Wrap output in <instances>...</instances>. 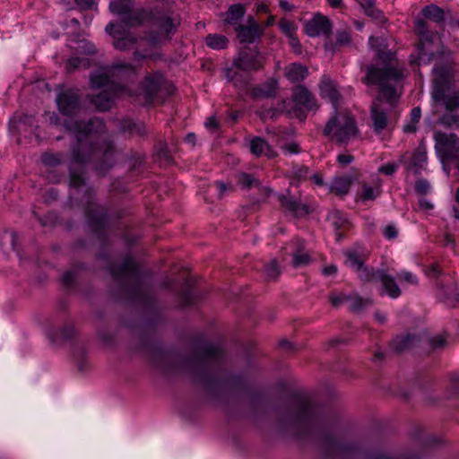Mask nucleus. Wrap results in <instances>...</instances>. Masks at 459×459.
<instances>
[{
  "label": "nucleus",
  "instance_id": "bf43d9fd",
  "mask_svg": "<svg viewBox=\"0 0 459 459\" xmlns=\"http://www.w3.org/2000/svg\"><path fill=\"white\" fill-rule=\"evenodd\" d=\"M431 347L441 348L446 344V338L443 335H437L429 341Z\"/></svg>",
  "mask_w": 459,
  "mask_h": 459
},
{
  "label": "nucleus",
  "instance_id": "cd10ccee",
  "mask_svg": "<svg viewBox=\"0 0 459 459\" xmlns=\"http://www.w3.org/2000/svg\"><path fill=\"white\" fill-rule=\"evenodd\" d=\"M277 82L271 80L265 83L255 86L252 89V95L255 98H272L275 95Z\"/></svg>",
  "mask_w": 459,
  "mask_h": 459
},
{
  "label": "nucleus",
  "instance_id": "2eb2a0df",
  "mask_svg": "<svg viewBox=\"0 0 459 459\" xmlns=\"http://www.w3.org/2000/svg\"><path fill=\"white\" fill-rule=\"evenodd\" d=\"M298 419L307 423L314 422L318 412V407L307 395H297Z\"/></svg>",
  "mask_w": 459,
  "mask_h": 459
},
{
  "label": "nucleus",
  "instance_id": "bb28decb",
  "mask_svg": "<svg viewBox=\"0 0 459 459\" xmlns=\"http://www.w3.org/2000/svg\"><path fill=\"white\" fill-rule=\"evenodd\" d=\"M433 106H434V108H436L434 110V113H437L439 111L438 110L439 108H441L446 111V113L442 115L438 118V123L440 125H442L446 127H454V128L459 129V114L454 113L455 110H452V111L446 110L444 107L437 106L434 102H433Z\"/></svg>",
  "mask_w": 459,
  "mask_h": 459
},
{
  "label": "nucleus",
  "instance_id": "39448f33",
  "mask_svg": "<svg viewBox=\"0 0 459 459\" xmlns=\"http://www.w3.org/2000/svg\"><path fill=\"white\" fill-rule=\"evenodd\" d=\"M135 75V67L129 63H117L112 66L100 70L91 75L90 83L92 89L105 88L100 94L92 96L91 102L100 111L108 110L115 98L132 96L126 87L116 82V80L129 75Z\"/></svg>",
  "mask_w": 459,
  "mask_h": 459
},
{
  "label": "nucleus",
  "instance_id": "5701e85b",
  "mask_svg": "<svg viewBox=\"0 0 459 459\" xmlns=\"http://www.w3.org/2000/svg\"><path fill=\"white\" fill-rule=\"evenodd\" d=\"M281 208L294 217H305L314 211L309 203H281Z\"/></svg>",
  "mask_w": 459,
  "mask_h": 459
},
{
  "label": "nucleus",
  "instance_id": "de8ad7c7",
  "mask_svg": "<svg viewBox=\"0 0 459 459\" xmlns=\"http://www.w3.org/2000/svg\"><path fill=\"white\" fill-rule=\"evenodd\" d=\"M397 279L400 281H405L411 285H417L419 283L418 278L411 272L403 271L397 274Z\"/></svg>",
  "mask_w": 459,
  "mask_h": 459
},
{
  "label": "nucleus",
  "instance_id": "2f4dec72",
  "mask_svg": "<svg viewBox=\"0 0 459 459\" xmlns=\"http://www.w3.org/2000/svg\"><path fill=\"white\" fill-rule=\"evenodd\" d=\"M345 255L347 257L346 263L356 272L364 266L366 257L363 255L356 251H347Z\"/></svg>",
  "mask_w": 459,
  "mask_h": 459
},
{
  "label": "nucleus",
  "instance_id": "37998d69",
  "mask_svg": "<svg viewBox=\"0 0 459 459\" xmlns=\"http://www.w3.org/2000/svg\"><path fill=\"white\" fill-rule=\"evenodd\" d=\"M351 299V295L333 291L329 294V301L333 307H339Z\"/></svg>",
  "mask_w": 459,
  "mask_h": 459
},
{
  "label": "nucleus",
  "instance_id": "3c124183",
  "mask_svg": "<svg viewBox=\"0 0 459 459\" xmlns=\"http://www.w3.org/2000/svg\"><path fill=\"white\" fill-rule=\"evenodd\" d=\"M383 235L388 240L394 239L398 236V230L394 224H389L384 228Z\"/></svg>",
  "mask_w": 459,
  "mask_h": 459
},
{
  "label": "nucleus",
  "instance_id": "603ef678",
  "mask_svg": "<svg viewBox=\"0 0 459 459\" xmlns=\"http://www.w3.org/2000/svg\"><path fill=\"white\" fill-rule=\"evenodd\" d=\"M265 272L269 277L275 278L280 274L278 263L276 260H273L265 265Z\"/></svg>",
  "mask_w": 459,
  "mask_h": 459
},
{
  "label": "nucleus",
  "instance_id": "6e6552de",
  "mask_svg": "<svg viewBox=\"0 0 459 459\" xmlns=\"http://www.w3.org/2000/svg\"><path fill=\"white\" fill-rule=\"evenodd\" d=\"M109 272L116 281H128L124 289L135 295L141 289L139 265L131 257H126L120 266L111 264Z\"/></svg>",
  "mask_w": 459,
  "mask_h": 459
},
{
  "label": "nucleus",
  "instance_id": "13d9d810",
  "mask_svg": "<svg viewBox=\"0 0 459 459\" xmlns=\"http://www.w3.org/2000/svg\"><path fill=\"white\" fill-rule=\"evenodd\" d=\"M75 276L74 273L71 271H68L65 273V274L62 277V282L65 287L69 288L74 284Z\"/></svg>",
  "mask_w": 459,
  "mask_h": 459
},
{
  "label": "nucleus",
  "instance_id": "7ed1b4c3",
  "mask_svg": "<svg viewBox=\"0 0 459 459\" xmlns=\"http://www.w3.org/2000/svg\"><path fill=\"white\" fill-rule=\"evenodd\" d=\"M109 9L120 16L122 21L108 23L106 31L113 38L116 49L126 51L136 48L134 52V59L136 61L147 58L150 55L138 49V39L129 31V27L150 21L152 28L145 39L151 46H159L169 41L177 30L169 9L160 11L155 7L150 12L143 8L134 9L133 0H112L109 3Z\"/></svg>",
  "mask_w": 459,
  "mask_h": 459
},
{
  "label": "nucleus",
  "instance_id": "ddd939ff",
  "mask_svg": "<svg viewBox=\"0 0 459 459\" xmlns=\"http://www.w3.org/2000/svg\"><path fill=\"white\" fill-rule=\"evenodd\" d=\"M360 177V171L358 169H352L347 175L335 176L329 186V191L337 196L347 195L354 181Z\"/></svg>",
  "mask_w": 459,
  "mask_h": 459
},
{
  "label": "nucleus",
  "instance_id": "338daca9",
  "mask_svg": "<svg viewBox=\"0 0 459 459\" xmlns=\"http://www.w3.org/2000/svg\"><path fill=\"white\" fill-rule=\"evenodd\" d=\"M128 188L126 186H122V180H117L111 185L112 192H126Z\"/></svg>",
  "mask_w": 459,
  "mask_h": 459
},
{
  "label": "nucleus",
  "instance_id": "a19ab883",
  "mask_svg": "<svg viewBox=\"0 0 459 459\" xmlns=\"http://www.w3.org/2000/svg\"><path fill=\"white\" fill-rule=\"evenodd\" d=\"M62 157L63 155L59 152H45L41 156V161L45 166L54 168L62 162Z\"/></svg>",
  "mask_w": 459,
  "mask_h": 459
},
{
  "label": "nucleus",
  "instance_id": "c756f323",
  "mask_svg": "<svg viewBox=\"0 0 459 459\" xmlns=\"http://www.w3.org/2000/svg\"><path fill=\"white\" fill-rule=\"evenodd\" d=\"M206 45L212 49H224L227 48L229 40L223 35L209 34L205 38Z\"/></svg>",
  "mask_w": 459,
  "mask_h": 459
},
{
  "label": "nucleus",
  "instance_id": "4c0bfd02",
  "mask_svg": "<svg viewBox=\"0 0 459 459\" xmlns=\"http://www.w3.org/2000/svg\"><path fill=\"white\" fill-rule=\"evenodd\" d=\"M237 183L244 189H249L258 185V180L252 174L239 173L237 176Z\"/></svg>",
  "mask_w": 459,
  "mask_h": 459
},
{
  "label": "nucleus",
  "instance_id": "6ab92c4d",
  "mask_svg": "<svg viewBox=\"0 0 459 459\" xmlns=\"http://www.w3.org/2000/svg\"><path fill=\"white\" fill-rule=\"evenodd\" d=\"M292 100L296 105L300 106L307 111L317 108V103L315 96L302 85H299L294 89Z\"/></svg>",
  "mask_w": 459,
  "mask_h": 459
},
{
  "label": "nucleus",
  "instance_id": "a211bd4d",
  "mask_svg": "<svg viewBox=\"0 0 459 459\" xmlns=\"http://www.w3.org/2000/svg\"><path fill=\"white\" fill-rule=\"evenodd\" d=\"M378 280L381 283L380 295H387L391 299H397L402 295V290L395 279L386 270H378Z\"/></svg>",
  "mask_w": 459,
  "mask_h": 459
},
{
  "label": "nucleus",
  "instance_id": "f03ea898",
  "mask_svg": "<svg viewBox=\"0 0 459 459\" xmlns=\"http://www.w3.org/2000/svg\"><path fill=\"white\" fill-rule=\"evenodd\" d=\"M414 30L419 42L416 53L410 56L411 65H428L436 61L433 67L432 102L449 111L459 109V90L447 92L459 74V64L455 61L454 53L444 46L437 33L429 30L424 20L418 19Z\"/></svg>",
  "mask_w": 459,
  "mask_h": 459
},
{
  "label": "nucleus",
  "instance_id": "79ce46f5",
  "mask_svg": "<svg viewBox=\"0 0 459 459\" xmlns=\"http://www.w3.org/2000/svg\"><path fill=\"white\" fill-rule=\"evenodd\" d=\"M414 190L419 197H424L431 194L432 187L427 180L419 179L415 182Z\"/></svg>",
  "mask_w": 459,
  "mask_h": 459
},
{
  "label": "nucleus",
  "instance_id": "0eeeda50",
  "mask_svg": "<svg viewBox=\"0 0 459 459\" xmlns=\"http://www.w3.org/2000/svg\"><path fill=\"white\" fill-rule=\"evenodd\" d=\"M171 92L172 86L160 73L155 72L144 77L139 87L137 98L143 105L161 103Z\"/></svg>",
  "mask_w": 459,
  "mask_h": 459
},
{
  "label": "nucleus",
  "instance_id": "052dcab7",
  "mask_svg": "<svg viewBox=\"0 0 459 459\" xmlns=\"http://www.w3.org/2000/svg\"><path fill=\"white\" fill-rule=\"evenodd\" d=\"M204 125H205V127L211 131L217 130L220 127L219 122L215 117H208L207 120L205 121Z\"/></svg>",
  "mask_w": 459,
  "mask_h": 459
},
{
  "label": "nucleus",
  "instance_id": "20e7f679",
  "mask_svg": "<svg viewBox=\"0 0 459 459\" xmlns=\"http://www.w3.org/2000/svg\"><path fill=\"white\" fill-rule=\"evenodd\" d=\"M368 47L374 52V60L380 62L383 67L373 64L368 65L362 82L377 86L380 95L393 107L398 98L396 86L405 76L404 65L398 62L395 52L388 48L386 38L371 36Z\"/></svg>",
  "mask_w": 459,
  "mask_h": 459
},
{
  "label": "nucleus",
  "instance_id": "423d86ee",
  "mask_svg": "<svg viewBox=\"0 0 459 459\" xmlns=\"http://www.w3.org/2000/svg\"><path fill=\"white\" fill-rule=\"evenodd\" d=\"M323 133L331 142L347 144L358 136L359 130L350 113L334 110V115L327 121Z\"/></svg>",
  "mask_w": 459,
  "mask_h": 459
},
{
  "label": "nucleus",
  "instance_id": "7c9ffc66",
  "mask_svg": "<svg viewBox=\"0 0 459 459\" xmlns=\"http://www.w3.org/2000/svg\"><path fill=\"white\" fill-rule=\"evenodd\" d=\"M244 5L238 4L231 5L227 13L226 22L230 24L237 23L245 14Z\"/></svg>",
  "mask_w": 459,
  "mask_h": 459
},
{
  "label": "nucleus",
  "instance_id": "412c9836",
  "mask_svg": "<svg viewBox=\"0 0 459 459\" xmlns=\"http://www.w3.org/2000/svg\"><path fill=\"white\" fill-rule=\"evenodd\" d=\"M352 43L351 30L350 29L337 30L335 32V40H332L330 37L325 42L326 50L334 52L342 48L349 47Z\"/></svg>",
  "mask_w": 459,
  "mask_h": 459
},
{
  "label": "nucleus",
  "instance_id": "c85d7f7f",
  "mask_svg": "<svg viewBox=\"0 0 459 459\" xmlns=\"http://www.w3.org/2000/svg\"><path fill=\"white\" fill-rule=\"evenodd\" d=\"M427 163L426 152L420 148L412 155L408 169L412 170L414 173H420L425 169Z\"/></svg>",
  "mask_w": 459,
  "mask_h": 459
},
{
  "label": "nucleus",
  "instance_id": "b1692460",
  "mask_svg": "<svg viewBox=\"0 0 459 459\" xmlns=\"http://www.w3.org/2000/svg\"><path fill=\"white\" fill-rule=\"evenodd\" d=\"M380 194V183L378 181H375L372 183L369 182H362L359 190L358 191V195L363 201H369L377 199Z\"/></svg>",
  "mask_w": 459,
  "mask_h": 459
},
{
  "label": "nucleus",
  "instance_id": "72a5a7b5",
  "mask_svg": "<svg viewBox=\"0 0 459 459\" xmlns=\"http://www.w3.org/2000/svg\"><path fill=\"white\" fill-rule=\"evenodd\" d=\"M422 14L426 19L436 22H440L444 20V11L437 5L425 6L422 10Z\"/></svg>",
  "mask_w": 459,
  "mask_h": 459
},
{
  "label": "nucleus",
  "instance_id": "9d476101",
  "mask_svg": "<svg viewBox=\"0 0 459 459\" xmlns=\"http://www.w3.org/2000/svg\"><path fill=\"white\" fill-rule=\"evenodd\" d=\"M265 58L259 52L251 50H242L233 61V66L236 69L251 72L258 71L264 65Z\"/></svg>",
  "mask_w": 459,
  "mask_h": 459
},
{
  "label": "nucleus",
  "instance_id": "0e129e2a",
  "mask_svg": "<svg viewBox=\"0 0 459 459\" xmlns=\"http://www.w3.org/2000/svg\"><path fill=\"white\" fill-rule=\"evenodd\" d=\"M180 299L184 306H190L194 303V299L188 290L180 293Z\"/></svg>",
  "mask_w": 459,
  "mask_h": 459
},
{
  "label": "nucleus",
  "instance_id": "09e8293b",
  "mask_svg": "<svg viewBox=\"0 0 459 459\" xmlns=\"http://www.w3.org/2000/svg\"><path fill=\"white\" fill-rule=\"evenodd\" d=\"M349 301L351 302L350 310L354 312L360 310L365 305V300L358 295L351 296V299Z\"/></svg>",
  "mask_w": 459,
  "mask_h": 459
},
{
  "label": "nucleus",
  "instance_id": "864d4df0",
  "mask_svg": "<svg viewBox=\"0 0 459 459\" xmlns=\"http://www.w3.org/2000/svg\"><path fill=\"white\" fill-rule=\"evenodd\" d=\"M214 186L216 187L217 191L219 192L220 194V198L222 197V195L226 193V192H231L233 191L234 187L231 184H226V183H223V182H221V181H217L214 183Z\"/></svg>",
  "mask_w": 459,
  "mask_h": 459
},
{
  "label": "nucleus",
  "instance_id": "c03bdc74",
  "mask_svg": "<svg viewBox=\"0 0 459 459\" xmlns=\"http://www.w3.org/2000/svg\"><path fill=\"white\" fill-rule=\"evenodd\" d=\"M311 262V257L308 253L298 250L293 255L292 265L294 267L306 266Z\"/></svg>",
  "mask_w": 459,
  "mask_h": 459
},
{
  "label": "nucleus",
  "instance_id": "e433bc0d",
  "mask_svg": "<svg viewBox=\"0 0 459 459\" xmlns=\"http://www.w3.org/2000/svg\"><path fill=\"white\" fill-rule=\"evenodd\" d=\"M359 280L363 282H372L378 280V270L371 266H363L358 272Z\"/></svg>",
  "mask_w": 459,
  "mask_h": 459
},
{
  "label": "nucleus",
  "instance_id": "69168bd1",
  "mask_svg": "<svg viewBox=\"0 0 459 459\" xmlns=\"http://www.w3.org/2000/svg\"><path fill=\"white\" fill-rule=\"evenodd\" d=\"M442 245L444 247L455 246V238L454 235L451 233H445L443 239H442Z\"/></svg>",
  "mask_w": 459,
  "mask_h": 459
},
{
  "label": "nucleus",
  "instance_id": "680f3d73",
  "mask_svg": "<svg viewBox=\"0 0 459 459\" xmlns=\"http://www.w3.org/2000/svg\"><path fill=\"white\" fill-rule=\"evenodd\" d=\"M354 160V157L351 154H339L337 156V161L342 166H346L351 163Z\"/></svg>",
  "mask_w": 459,
  "mask_h": 459
},
{
  "label": "nucleus",
  "instance_id": "5fc2aeb1",
  "mask_svg": "<svg viewBox=\"0 0 459 459\" xmlns=\"http://www.w3.org/2000/svg\"><path fill=\"white\" fill-rule=\"evenodd\" d=\"M397 165L393 162H388L379 167L378 171L382 174L390 176L397 170Z\"/></svg>",
  "mask_w": 459,
  "mask_h": 459
},
{
  "label": "nucleus",
  "instance_id": "393cba45",
  "mask_svg": "<svg viewBox=\"0 0 459 459\" xmlns=\"http://www.w3.org/2000/svg\"><path fill=\"white\" fill-rule=\"evenodd\" d=\"M307 68L297 63L290 64L285 68V76L291 82H299L303 81L307 76Z\"/></svg>",
  "mask_w": 459,
  "mask_h": 459
},
{
  "label": "nucleus",
  "instance_id": "a18cd8bd",
  "mask_svg": "<svg viewBox=\"0 0 459 459\" xmlns=\"http://www.w3.org/2000/svg\"><path fill=\"white\" fill-rule=\"evenodd\" d=\"M267 147L266 142L260 137H255L250 142V151L255 156L262 155Z\"/></svg>",
  "mask_w": 459,
  "mask_h": 459
},
{
  "label": "nucleus",
  "instance_id": "f257e3e1",
  "mask_svg": "<svg viewBox=\"0 0 459 459\" xmlns=\"http://www.w3.org/2000/svg\"><path fill=\"white\" fill-rule=\"evenodd\" d=\"M63 125L76 140L71 147L70 186L80 188L85 184L84 165L91 163L99 174L107 173L115 164L116 149L105 134L104 122L98 117L88 122L66 119Z\"/></svg>",
  "mask_w": 459,
  "mask_h": 459
},
{
  "label": "nucleus",
  "instance_id": "aec40b11",
  "mask_svg": "<svg viewBox=\"0 0 459 459\" xmlns=\"http://www.w3.org/2000/svg\"><path fill=\"white\" fill-rule=\"evenodd\" d=\"M328 220L334 228L336 241L341 242L345 238L346 233L351 230L352 223L339 211L332 212Z\"/></svg>",
  "mask_w": 459,
  "mask_h": 459
},
{
  "label": "nucleus",
  "instance_id": "49530a36",
  "mask_svg": "<svg viewBox=\"0 0 459 459\" xmlns=\"http://www.w3.org/2000/svg\"><path fill=\"white\" fill-rule=\"evenodd\" d=\"M442 272V267L438 263H432L425 268L426 275L431 278H438Z\"/></svg>",
  "mask_w": 459,
  "mask_h": 459
},
{
  "label": "nucleus",
  "instance_id": "1a4fd4ad",
  "mask_svg": "<svg viewBox=\"0 0 459 459\" xmlns=\"http://www.w3.org/2000/svg\"><path fill=\"white\" fill-rule=\"evenodd\" d=\"M332 30L333 23L331 20L320 13H315L304 24L305 33L311 38L325 36L327 39L332 33Z\"/></svg>",
  "mask_w": 459,
  "mask_h": 459
},
{
  "label": "nucleus",
  "instance_id": "f8f14e48",
  "mask_svg": "<svg viewBox=\"0 0 459 459\" xmlns=\"http://www.w3.org/2000/svg\"><path fill=\"white\" fill-rule=\"evenodd\" d=\"M59 111L65 116H72L79 110L80 96L77 90H66L56 98Z\"/></svg>",
  "mask_w": 459,
  "mask_h": 459
},
{
  "label": "nucleus",
  "instance_id": "4be33fe9",
  "mask_svg": "<svg viewBox=\"0 0 459 459\" xmlns=\"http://www.w3.org/2000/svg\"><path fill=\"white\" fill-rule=\"evenodd\" d=\"M320 92L322 97L327 98L333 103V108L336 110L340 93L333 82L329 78L324 77L320 83Z\"/></svg>",
  "mask_w": 459,
  "mask_h": 459
},
{
  "label": "nucleus",
  "instance_id": "8fccbe9b",
  "mask_svg": "<svg viewBox=\"0 0 459 459\" xmlns=\"http://www.w3.org/2000/svg\"><path fill=\"white\" fill-rule=\"evenodd\" d=\"M156 156L159 160H164L165 162H170L171 157L170 154L167 149V147L164 144H160L156 149Z\"/></svg>",
  "mask_w": 459,
  "mask_h": 459
},
{
  "label": "nucleus",
  "instance_id": "58836bf2",
  "mask_svg": "<svg viewBox=\"0 0 459 459\" xmlns=\"http://www.w3.org/2000/svg\"><path fill=\"white\" fill-rule=\"evenodd\" d=\"M222 355V349L214 345H207L204 347L202 351V359H219Z\"/></svg>",
  "mask_w": 459,
  "mask_h": 459
},
{
  "label": "nucleus",
  "instance_id": "f3484780",
  "mask_svg": "<svg viewBox=\"0 0 459 459\" xmlns=\"http://www.w3.org/2000/svg\"><path fill=\"white\" fill-rule=\"evenodd\" d=\"M371 118L373 123V129L377 134H380L384 129L387 127V108L384 107L380 98H377L372 104Z\"/></svg>",
  "mask_w": 459,
  "mask_h": 459
},
{
  "label": "nucleus",
  "instance_id": "473e14b6",
  "mask_svg": "<svg viewBox=\"0 0 459 459\" xmlns=\"http://www.w3.org/2000/svg\"><path fill=\"white\" fill-rule=\"evenodd\" d=\"M91 65L89 58L85 57H71L65 63V69L68 73H72L77 69H86Z\"/></svg>",
  "mask_w": 459,
  "mask_h": 459
},
{
  "label": "nucleus",
  "instance_id": "ea45409f",
  "mask_svg": "<svg viewBox=\"0 0 459 459\" xmlns=\"http://www.w3.org/2000/svg\"><path fill=\"white\" fill-rule=\"evenodd\" d=\"M121 129L123 132H128L130 134H143L145 133L143 125H137L131 119H124L121 122Z\"/></svg>",
  "mask_w": 459,
  "mask_h": 459
},
{
  "label": "nucleus",
  "instance_id": "774afa93",
  "mask_svg": "<svg viewBox=\"0 0 459 459\" xmlns=\"http://www.w3.org/2000/svg\"><path fill=\"white\" fill-rule=\"evenodd\" d=\"M76 4L82 9H91L94 6L93 0H74Z\"/></svg>",
  "mask_w": 459,
  "mask_h": 459
},
{
  "label": "nucleus",
  "instance_id": "9b49d317",
  "mask_svg": "<svg viewBox=\"0 0 459 459\" xmlns=\"http://www.w3.org/2000/svg\"><path fill=\"white\" fill-rule=\"evenodd\" d=\"M437 140L442 160H459V137L455 134H437Z\"/></svg>",
  "mask_w": 459,
  "mask_h": 459
},
{
  "label": "nucleus",
  "instance_id": "dca6fc26",
  "mask_svg": "<svg viewBox=\"0 0 459 459\" xmlns=\"http://www.w3.org/2000/svg\"><path fill=\"white\" fill-rule=\"evenodd\" d=\"M264 33V28L253 18L247 19V25H239L237 36L242 43H252Z\"/></svg>",
  "mask_w": 459,
  "mask_h": 459
},
{
  "label": "nucleus",
  "instance_id": "4d7b16f0",
  "mask_svg": "<svg viewBox=\"0 0 459 459\" xmlns=\"http://www.w3.org/2000/svg\"><path fill=\"white\" fill-rule=\"evenodd\" d=\"M365 13L368 15L373 14L374 0H357Z\"/></svg>",
  "mask_w": 459,
  "mask_h": 459
},
{
  "label": "nucleus",
  "instance_id": "e2e57ef3",
  "mask_svg": "<svg viewBox=\"0 0 459 459\" xmlns=\"http://www.w3.org/2000/svg\"><path fill=\"white\" fill-rule=\"evenodd\" d=\"M433 209L432 203H416L413 206V210L416 212H427Z\"/></svg>",
  "mask_w": 459,
  "mask_h": 459
},
{
  "label": "nucleus",
  "instance_id": "4468645a",
  "mask_svg": "<svg viewBox=\"0 0 459 459\" xmlns=\"http://www.w3.org/2000/svg\"><path fill=\"white\" fill-rule=\"evenodd\" d=\"M85 212L91 230L96 234H100L108 222L107 214L100 210L97 203H87Z\"/></svg>",
  "mask_w": 459,
  "mask_h": 459
},
{
  "label": "nucleus",
  "instance_id": "c9c22d12",
  "mask_svg": "<svg viewBox=\"0 0 459 459\" xmlns=\"http://www.w3.org/2000/svg\"><path fill=\"white\" fill-rule=\"evenodd\" d=\"M279 29L287 37L290 38L297 34L298 25L294 21L289 20L287 18H281L279 21Z\"/></svg>",
  "mask_w": 459,
  "mask_h": 459
},
{
  "label": "nucleus",
  "instance_id": "a878e982",
  "mask_svg": "<svg viewBox=\"0 0 459 459\" xmlns=\"http://www.w3.org/2000/svg\"><path fill=\"white\" fill-rule=\"evenodd\" d=\"M419 342L415 334L407 333L405 335L397 336L392 342V347L396 352H403L413 347Z\"/></svg>",
  "mask_w": 459,
  "mask_h": 459
},
{
  "label": "nucleus",
  "instance_id": "f704fd0d",
  "mask_svg": "<svg viewBox=\"0 0 459 459\" xmlns=\"http://www.w3.org/2000/svg\"><path fill=\"white\" fill-rule=\"evenodd\" d=\"M421 117V110L419 107H415L411 109L410 114V121L403 126L405 133H414L417 129V124L420 122Z\"/></svg>",
  "mask_w": 459,
  "mask_h": 459
},
{
  "label": "nucleus",
  "instance_id": "6e6d98bb",
  "mask_svg": "<svg viewBox=\"0 0 459 459\" xmlns=\"http://www.w3.org/2000/svg\"><path fill=\"white\" fill-rule=\"evenodd\" d=\"M288 39H289V44L291 47L293 52L296 54H301L302 48H301V44L299 42V39L297 34L294 36H291Z\"/></svg>",
  "mask_w": 459,
  "mask_h": 459
}]
</instances>
